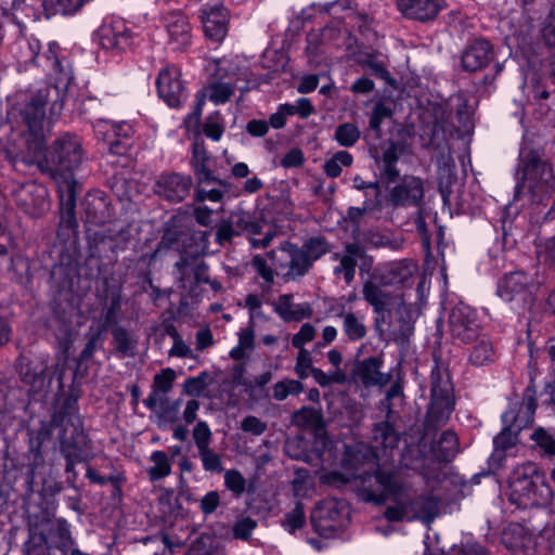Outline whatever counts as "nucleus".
I'll return each mask as SVG.
<instances>
[{
    "mask_svg": "<svg viewBox=\"0 0 555 555\" xmlns=\"http://www.w3.org/2000/svg\"><path fill=\"white\" fill-rule=\"evenodd\" d=\"M537 406V389L533 379H531L524 391L521 406L519 411L516 410L519 415L517 431L532 423Z\"/></svg>",
    "mask_w": 555,
    "mask_h": 555,
    "instance_id": "nucleus-41",
    "label": "nucleus"
},
{
    "mask_svg": "<svg viewBox=\"0 0 555 555\" xmlns=\"http://www.w3.org/2000/svg\"><path fill=\"white\" fill-rule=\"evenodd\" d=\"M212 158L206 151L204 143L194 142L192 146L191 166L198 184L218 183L225 185V182L217 178L211 170Z\"/></svg>",
    "mask_w": 555,
    "mask_h": 555,
    "instance_id": "nucleus-28",
    "label": "nucleus"
},
{
    "mask_svg": "<svg viewBox=\"0 0 555 555\" xmlns=\"http://www.w3.org/2000/svg\"><path fill=\"white\" fill-rule=\"evenodd\" d=\"M392 111L383 103H376L370 117V129L375 132L376 138L382 137V124L386 118H390Z\"/></svg>",
    "mask_w": 555,
    "mask_h": 555,
    "instance_id": "nucleus-59",
    "label": "nucleus"
},
{
    "mask_svg": "<svg viewBox=\"0 0 555 555\" xmlns=\"http://www.w3.org/2000/svg\"><path fill=\"white\" fill-rule=\"evenodd\" d=\"M234 85L229 82H211L205 88L204 98L207 96L216 105L224 104L234 94Z\"/></svg>",
    "mask_w": 555,
    "mask_h": 555,
    "instance_id": "nucleus-48",
    "label": "nucleus"
},
{
    "mask_svg": "<svg viewBox=\"0 0 555 555\" xmlns=\"http://www.w3.org/2000/svg\"><path fill=\"white\" fill-rule=\"evenodd\" d=\"M383 360L378 357H369L359 362L356 375L364 387H384L390 382L391 375L380 372Z\"/></svg>",
    "mask_w": 555,
    "mask_h": 555,
    "instance_id": "nucleus-31",
    "label": "nucleus"
},
{
    "mask_svg": "<svg viewBox=\"0 0 555 555\" xmlns=\"http://www.w3.org/2000/svg\"><path fill=\"white\" fill-rule=\"evenodd\" d=\"M94 40L102 49L119 53L132 44V31L122 20L105 21L95 31Z\"/></svg>",
    "mask_w": 555,
    "mask_h": 555,
    "instance_id": "nucleus-15",
    "label": "nucleus"
},
{
    "mask_svg": "<svg viewBox=\"0 0 555 555\" xmlns=\"http://www.w3.org/2000/svg\"><path fill=\"white\" fill-rule=\"evenodd\" d=\"M495 360V351L493 344L488 338L479 339L472 348L468 357L470 364L475 366H483L493 363Z\"/></svg>",
    "mask_w": 555,
    "mask_h": 555,
    "instance_id": "nucleus-45",
    "label": "nucleus"
},
{
    "mask_svg": "<svg viewBox=\"0 0 555 555\" xmlns=\"http://www.w3.org/2000/svg\"><path fill=\"white\" fill-rule=\"evenodd\" d=\"M267 427L264 422L254 415H248L241 422V429L254 436L262 435Z\"/></svg>",
    "mask_w": 555,
    "mask_h": 555,
    "instance_id": "nucleus-64",
    "label": "nucleus"
},
{
    "mask_svg": "<svg viewBox=\"0 0 555 555\" xmlns=\"http://www.w3.org/2000/svg\"><path fill=\"white\" fill-rule=\"evenodd\" d=\"M224 486L235 498H240L246 490V479L240 470L228 469L224 473Z\"/></svg>",
    "mask_w": 555,
    "mask_h": 555,
    "instance_id": "nucleus-56",
    "label": "nucleus"
},
{
    "mask_svg": "<svg viewBox=\"0 0 555 555\" xmlns=\"http://www.w3.org/2000/svg\"><path fill=\"white\" fill-rule=\"evenodd\" d=\"M494 57L493 47L487 39H476L462 53L461 63L465 72L474 73L488 66Z\"/></svg>",
    "mask_w": 555,
    "mask_h": 555,
    "instance_id": "nucleus-25",
    "label": "nucleus"
},
{
    "mask_svg": "<svg viewBox=\"0 0 555 555\" xmlns=\"http://www.w3.org/2000/svg\"><path fill=\"white\" fill-rule=\"evenodd\" d=\"M360 65L369 68L372 75L382 80H385L386 82L393 80L389 70L387 69L386 64L380 61L374 53L365 54V56L360 61Z\"/></svg>",
    "mask_w": 555,
    "mask_h": 555,
    "instance_id": "nucleus-51",
    "label": "nucleus"
},
{
    "mask_svg": "<svg viewBox=\"0 0 555 555\" xmlns=\"http://www.w3.org/2000/svg\"><path fill=\"white\" fill-rule=\"evenodd\" d=\"M75 426H65L59 436L60 453L65 460V472L73 475V481L77 477L75 466L80 463H89L94 457L93 442L86 434L83 421L76 418Z\"/></svg>",
    "mask_w": 555,
    "mask_h": 555,
    "instance_id": "nucleus-8",
    "label": "nucleus"
},
{
    "mask_svg": "<svg viewBox=\"0 0 555 555\" xmlns=\"http://www.w3.org/2000/svg\"><path fill=\"white\" fill-rule=\"evenodd\" d=\"M365 256V248L359 242L347 243L340 263L334 267V274L343 275L345 282L350 284L354 280L358 261Z\"/></svg>",
    "mask_w": 555,
    "mask_h": 555,
    "instance_id": "nucleus-34",
    "label": "nucleus"
},
{
    "mask_svg": "<svg viewBox=\"0 0 555 555\" xmlns=\"http://www.w3.org/2000/svg\"><path fill=\"white\" fill-rule=\"evenodd\" d=\"M76 418L82 421L78 413L77 399L73 396H68L56 409L52 422L63 428L65 426H75Z\"/></svg>",
    "mask_w": 555,
    "mask_h": 555,
    "instance_id": "nucleus-43",
    "label": "nucleus"
},
{
    "mask_svg": "<svg viewBox=\"0 0 555 555\" xmlns=\"http://www.w3.org/2000/svg\"><path fill=\"white\" fill-rule=\"evenodd\" d=\"M209 374L202 372L195 377H190L184 382V390L188 395L198 397L207 387V378Z\"/></svg>",
    "mask_w": 555,
    "mask_h": 555,
    "instance_id": "nucleus-61",
    "label": "nucleus"
},
{
    "mask_svg": "<svg viewBox=\"0 0 555 555\" xmlns=\"http://www.w3.org/2000/svg\"><path fill=\"white\" fill-rule=\"evenodd\" d=\"M460 451V440L452 429L441 433L438 439L430 443L433 457L439 463H450Z\"/></svg>",
    "mask_w": 555,
    "mask_h": 555,
    "instance_id": "nucleus-36",
    "label": "nucleus"
},
{
    "mask_svg": "<svg viewBox=\"0 0 555 555\" xmlns=\"http://www.w3.org/2000/svg\"><path fill=\"white\" fill-rule=\"evenodd\" d=\"M275 273L285 281H297L310 270V261L305 258L300 247L289 241L282 242L267 253Z\"/></svg>",
    "mask_w": 555,
    "mask_h": 555,
    "instance_id": "nucleus-9",
    "label": "nucleus"
},
{
    "mask_svg": "<svg viewBox=\"0 0 555 555\" xmlns=\"http://www.w3.org/2000/svg\"><path fill=\"white\" fill-rule=\"evenodd\" d=\"M424 181L415 176L402 177L388 192V202L392 207L420 208L424 204Z\"/></svg>",
    "mask_w": 555,
    "mask_h": 555,
    "instance_id": "nucleus-14",
    "label": "nucleus"
},
{
    "mask_svg": "<svg viewBox=\"0 0 555 555\" xmlns=\"http://www.w3.org/2000/svg\"><path fill=\"white\" fill-rule=\"evenodd\" d=\"M192 185L191 176L178 172L162 173L156 180L154 191L163 199L177 204L188 197Z\"/></svg>",
    "mask_w": 555,
    "mask_h": 555,
    "instance_id": "nucleus-19",
    "label": "nucleus"
},
{
    "mask_svg": "<svg viewBox=\"0 0 555 555\" xmlns=\"http://www.w3.org/2000/svg\"><path fill=\"white\" fill-rule=\"evenodd\" d=\"M61 201V216L57 237L63 242L77 238L78 221L75 214L77 189H59Z\"/></svg>",
    "mask_w": 555,
    "mask_h": 555,
    "instance_id": "nucleus-21",
    "label": "nucleus"
},
{
    "mask_svg": "<svg viewBox=\"0 0 555 555\" xmlns=\"http://www.w3.org/2000/svg\"><path fill=\"white\" fill-rule=\"evenodd\" d=\"M532 283V276L524 271L509 272L499 280L496 294L509 302L517 297H525Z\"/></svg>",
    "mask_w": 555,
    "mask_h": 555,
    "instance_id": "nucleus-26",
    "label": "nucleus"
},
{
    "mask_svg": "<svg viewBox=\"0 0 555 555\" xmlns=\"http://www.w3.org/2000/svg\"><path fill=\"white\" fill-rule=\"evenodd\" d=\"M57 103V89L43 83L15 94L14 103L8 109L7 119L10 126L9 144L5 156L11 165L18 170V165H33L42 154L46 135V106L52 101Z\"/></svg>",
    "mask_w": 555,
    "mask_h": 555,
    "instance_id": "nucleus-2",
    "label": "nucleus"
},
{
    "mask_svg": "<svg viewBox=\"0 0 555 555\" xmlns=\"http://www.w3.org/2000/svg\"><path fill=\"white\" fill-rule=\"evenodd\" d=\"M112 336L119 358H131L135 356L138 340L127 328L116 325L112 328Z\"/></svg>",
    "mask_w": 555,
    "mask_h": 555,
    "instance_id": "nucleus-40",
    "label": "nucleus"
},
{
    "mask_svg": "<svg viewBox=\"0 0 555 555\" xmlns=\"http://www.w3.org/2000/svg\"><path fill=\"white\" fill-rule=\"evenodd\" d=\"M449 330L453 338L464 344L475 340L480 332L476 310L462 302L454 306L449 315Z\"/></svg>",
    "mask_w": 555,
    "mask_h": 555,
    "instance_id": "nucleus-12",
    "label": "nucleus"
},
{
    "mask_svg": "<svg viewBox=\"0 0 555 555\" xmlns=\"http://www.w3.org/2000/svg\"><path fill=\"white\" fill-rule=\"evenodd\" d=\"M292 294H282L273 302L274 312L285 322L301 321L313 314L311 305L308 302L294 304Z\"/></svg>",
    "mask_w": 555,
    "mask_h": 555,
    "instance_id": "nucleus-33",
    "label": "nucleus"
},
{
    "mask_svg": "<svg viewBox=\"0 0 555 555\" xmlns=\"http://www.w3.org/2000/svg\"><path fill=\"white\" fill-rule=\"evenodd\" d=\"M151 461L154 466L147 469V474L151 481L160 480L171 474V464L166 452L157 450L151 455Z\"/></svg>",
    "mask_w": 555,
    "mask_h": 555,
    "instance_id": "nucleus-47",
    "label": "nucleus"
},
{
    "mask_svg": "<svg viewBox=\"0 0 555 555\" xmlns=\"http://www.w3.org/2000/svg\"><path fill=\"white\" fill-rule=\"evenodd\" d=\"M205 37L221 43L228 35L230 11L222 3L205 4L199 11Z\"/></svg>",
    "mask_w": 555,
    "mask_h": 555,
    "instance_id": "nucleus-16",
    "label": "nucleus"
},
{
    "mask_svg": "<svg viewBox=\"0 0 555 555\" xmlns=\"http://www.w3.org/2000/svg\"><path fill=\"white\" fill-rule=\"evenodd\" d=\"M451 113L446 106L439 103L429 104L422 114L423 122L426 126V134L430 142L444 137Z\"/></svg>",
    "mask_w": 555,
    "mask_h": 555,
    "instance_id": "nucleus-29",
    "label": "nucleus"
},
{
    "mask_svg": "<svg viewBox=\"0 0 555 555\" xmlns=\"http://www.w3.org/2000/svg\"><path fill=\"white\" fill-rule=\"evenodd\" d=\"M380 208V202L376 201L375 203H372L371 201L366 199L363 203L362 207H349L347 209V215L345 217L346 221H349L352 223L356 230L359 229L361 219L365 214L373 212L375 209Z\"/></svg>",
    "mask_w": 555,
    "mask_h": 555,
    "instance_id": "nucleus-57",
    "label": "nucleus"
},
{
    "mask_svg": "<svg viewBox=\"0 0 555 555\" xmlns=\"http://www.w3.org/2000/svg\"><path fill=\"white\" fill-rule=\"evenodd\" d=\"M358 496L365 503L384 505V517L391 522L429 520L438 509V501L418 492L413 478L402 466L378 464L372 472L352 478Z\"/></svg>",
    "mask_w": 555,
    "mask_h": 555,
    "instance_id": "nucleus-1",
    "label": "nucleus"
},
{
    "mask_svg": "<svg viewBox=\"0 0 555 555\" xmlns=\"http://www.w3.org/2000/svg\"><path fill=\"white\" fill-rule=\"evenodd\" d=\"M293 423L305 429H320L323 426L321 410L311 406H302L293 413Z\"/></svg>",
    "mask_w": 555,
    "mask_h": 555,
    "instance_id": "nucleus-46",
    "label": "nucleus"
},
{
    "mask_svg": "<svg viewBox=\"0 0 555 555\" xmlns=\"http://www.w3.org/2000/svg\"><path fill=\"white\" fill-rule=\"evenodd\" d=\"M251 267L256 271V273L263 280V284L261 285L262 292H269L271 289L272 284L274 283L275 270L273 266H270L268 263L266 257L261 255H255L251 259Z\"/></svg>",
    "mask_w": 555,
    "mask_h": 555,
    "instance_id": "nucleus-49",
    "label": "nucleus"
},
{
    "mask_svg": "<svg viewBox=\"0 0 555 555\" xmlns=\"http://www.w3.org/2000/svg\"><path fill=\"white\" fill-rule=\"evenodd\" d=\"M175 379L176 372L170 367L163 369L159 373L155 374L152 391L144 399V405L151 411H154L158 405H164L167 402V393L171 390Z\"/></svg>",
    "mask_w": 555,
    "mask_h": 555,
    "instance_id": "nucleus-30",
    "label": "nucleus"
},
{
    "mask_svg": "<svg viewBox=\"0 0 555 555\" xmlns=\"http://www.w3.org/2000/svg\"><path fill=\"white\" fill-rule=\"evenodd\" d=\"M334 138L340 146L350 147L360 139V131L354 124L345 122L336 128Z\"/></svg>",
    "mask_w": 555,
    "mask_h": 555,
    "instance_id": "nucleus-52",
    "label": "nucleus"
},
{
    "mask_svg": "<svg viewBox=\"0 0 555 555\" xmlns=\"http://www.w3.org/2000/svg\"><path fill=\"white\" fill-rule=\"evenodd\" d=\"M192 437L196 446L203 469L207 473L223 472L222 457L211 447L212 431L205 421H198L192 429Z\"/></svg>",
    "mask_w": 555,
    "mask_h": 555,
    "instance_id": "nucleus-17",
    "label": "nucleus"
},
{
    "mask_svg": "<svg viewBox=\"0 0 555 555\" xmlns=\"http://www.w3.org/2000/svg\"><path fill=\"white\" fill-rule=\"evenodd\" d=\"M501 418L504 426L493 438V455L499 454L500 456H503L504 452L516 443V434L512 431L513 427L517 430L519 421V415L516 413V406H511L502 414Z\"/></svg>",
    "mask_w": 555,
    "mask_h": 555,
    "instance_id": "nucleus-35",
    "label": "nucleus"
},
{
    "mask_svg": "<svg viewBox=\"0 0 555 555\" xmlns=\"http://www.w3.org/2000/svg\"><path fill=\"white\" fill-rule=\"evenodd\" d=\"M338 317L341 319V330L348 341L357 343L366 336L367 328L363 315L349 311L340 312Z\"/></svg>",
    "mask_w": 555,
    "mask_h": 555,
    "instance_id": "nucleus-39",
    "label": "nucleus"
},
{
    "mask_svg": "<svg viewBox=\"0 0 555 555\" xmlns=\"http://www.w3.org/2000/svg\"><path fill=\"white\" fill-rule=\"evenodd\" d=\"M315 336V328L312 324L310 323H305L301 325L300 330L298 331V333H296L293 338H292V345L294 348L296 349H305L304 346L305 344L313 340Z\"/></svg>",
    "mask_w": 555,
    "mask_h": 555,
    "instance_id": "nucleus-63",
    "label": "nucleus"
},
{
    "mask_svg": "<svg viewBox=\"0 0 555 555\" xmlns=\"http://www.w3.org/2000/svg\"><path fill=\"white\" fill-rule=\"evenodd\" d=\"M398 11L409 21L427 24L447 9V0H396Z\"/></svg>",
    "mask_w": 555,
    "mask_h": 555,
    "instance_id": "nucleus-18",
    "label": "nucleus"
},
{
    "mask_svg": "<svg viewBox=\"0 0 555 555\" xmlns=\"http://www.w3.org/2000/svg\"><path fill=\"white\" fill-rule=\"evenodd\" d=\"M85 157L81 139L66 132L52 142L43 159L38 162V167L41 172L52 177L59 189H78L75 171Z\"/></svg>",
    "mask_w": 555,
    "mask_h": 555,
    "instance_id": "nucleus-3",
    "label": "nucleus"
},
{
    "mask_svg": "<svg viewBox=\"0 0 555 555\" xmlns=\"http://www.w3.org/2000/svg\"><path fill=\"white\" fill-rule=\"evenodd\" d=\"M306 524L305 506L301 502L297 501L295 507L285 514L282 522L284 529L291 533L300 529Z\"/></svg>",
    "mask_w": 555,
    "mask_h": 555,
    "instance_id": "nucleus-55",
    "label": "nucleus"
},
{
    "mask_svg": "<svg viewBox=\"0 0 555 555\" xmlns=\"http://www.w3.org/2000/svg\"><path fill=\"white\" fill-rule=\"evenodd\" d=\"M181 282L184 281L188 269H191L194 275L195 284H205L209 282V267L204 260L188 255L181 256L180 260L176 262Z\"/></svg>",
    "mask_w": 555,
    "mask_h": 555,
    "instance_id": "nucleus-37",
    "label": "nucleus"
},
{
    "mask_svg": "<svg viewBox=\"0 0 555 555\" xmlns=\"http://www.w3.org/2000/svg\"><path fill=\"white\" fill-rule=\"evenodd\" d=\"M16 370L22 383L29 386V391L38 392L42 390L46 383V372L48 370L47 358H30L21 354L16 362Z\"/></svg>",
    "mask_w": 555,
    "mask_h": 555,
    "instance_id": "nucleus-22",
    "label": "nucleus"
},
{
    "mask_svg": "<svg viewBox=\"0 0 555 555\" xmlns=\"http://www.w3.org/2000/svg\"><path fill=\"white\" fill-rule=\"evenodd\" d=\"M83 218L87 223L100 225L113 217L112 204L105 192L93 190L87 193L81 202Z\"/></svg>",
    "mask_w": 555,
    "mask_h": 555,
    "instance_id": "nucleus-23",
    "label": "nucleus"
},
{
    "mask_svg": "<svg viewBox=\"0 0 555 555\" xmlns=\"http://www.w3.org/2000/svg\"><path fill=\"white\" fill-rule=\"evenodd\" d=\"M24 29L25 26L18 24V36L10 46V52L16 61L24 65L43 66L54 75L60 83H70L74 79V70L70 62L60 55L61 47L56 42H50L48 50L40 56V41L34 36H26Z\"/></svg>",
    "mask_w": 555,
    "mask_h": 555,
    "instance_id": "nucleus-4",
    "label": "nucleus"
},
{
    "mask_svg": "<svg viewBox=\"0 0 555 555\" xmlns=\"http://www.w3.org/2000/svg\"><path fill=\"white\" fill-rule=\"evenodd\" d=\"M305 258L310 261V268L313 263L331 251V243L325 236L317 235L307 238L301 246H299Z\"/></svg>",
    "mask_w": 555,
    "mask_h": 555,
    "instance_id": "nucleus-44",
    "label": "nucleus"
},
{
    "mask_svg": "<svg viewBox=\"0 0 555 555\" xmlns=\"http://www.w3.org/2000/svg\"><path fill=\"white\" fill-rule=\"evenodd\" d=\"M16 204L33 218L41 217L49 208L47 190L41 185L25 184L15 193Z\"/></svg>",
    "mask_w": 555,
    "mask_h": 555,
    "instance_id": "nucleus-24",
    "label": "nucleus"
},
{
    "mask_svg": "<svg viewBox=\"0 0 555 555\" xmlns=\"http://www.w3.org/2000/svg\"><path fill=\"white\" fill-rule=\"evenodd\" d=\"M91 0H41L47 17L52 15H74Z\"/></svg>",
    "mask_w": 555,
    "mask_h": 555,
    "instance_id": "nucleus-42",
    "label": "nucleus"
},
{
    "mask_svg": "<svg viewBox=\"0 0 555 555\" xmlns=\"http://www.w3.org/2000/svg\"><path fill=\"white\" fill-rule=\"evenodd\" d=\"M518 175L520 181L516 192L528 190L533 198L542 199L553 191L555 176L552 165L543 157V153L534 149H524L519 156Z\"/></svg>",
    "mask_w": 555,
    "mask_h": 555,
    "instance_id": "nucleus-6",
    "label": "nucleus"
},
{
    "mask_svg": "<svg viewBox=\"0 0 555 555\" xmlns=\"http://www.w3.org/2000/svg\"><path fill=\"white\" fill-rule=\"evenodd\" d=\"M415 270V267L406 261L390 263L379 274L374 275L388 286H395L406 282Z\"/></svg>",
    "mask_w": 555,
    "mask_h": 555,
    "instance_id": "nucleus-38",
    "label": "nucleus"
},
{
    "mask_svg": "<svg viewBox=\"0 0 555 555\" xmlns=\"http://www.w3.org/2000/svg\"><path fill=\"white\" fill-rule=\"evenodd\" d=\"M531 439L543 452L544 456L552 457L555 455V438L544 428L540 427L535 429Z\"/></svg>",
    "mask_w": 555,
    "mask_h": 555,
    "instance_id": "nucleus-58",
    "label": "nucleus"
},
{
    "mask_svg": "<svg viewBox=\"0 0 555 555\" xmlns=\"http://www.w3.org/2000/svg\"><path fill=\"white\" fill-rule=\"evenodd\" d=\"M41 0H0V7L4 12H20L25 16H35L36 8Z\"/></svg>",
    "mask_w": 555,
    "mask_h": 555,
    "instance_id": "nucleus-54",
    "label": "nucleus"
},
{
    "mask_svg": "<svg viewBox=\"0 0 555 555\" xmlns=\"http://www.w3.org/2000/svg\"><path fill=\"white\" fill-rule=\"evenodd\" d=\"M304 390L300 380L284 378L273 386L272 397L278 401L285 400L289 395L297 396Z\"/></svg>",
    "mask_w": 555,
    "mask_h": 555,
    "instance_id": "nucleus-50",
    "label": "nucleus"
},
{
    "mask_svg": "<svg viewBox=\"0 0 555 555\" xmlns=\"http://www.w3.org/2000/svg\"><path fill=\"white\" fill-rule=\"evenodd\" d=\"M257 527V521L250 517L240 518L233 526L232 532L235 539L247 541Z\"/></svg>",
    "mask_w": 555,
    "mask_h": 555,
    "instance_id": "nucleus-60",
    "label": "nucleus"
},
{
    "mask_svg": "<svg viewBox=\"0 0 555 555\" xmlns=\"http://www.w3.org/2000/svg\"><path fill=\"white\" fill-rule=\"evenodd\" d=\"M156 88L159 98L173 108L180 107L189 98L188 89L181 80V73L176 66H167L159 72Z\"/></svg>",
    "mask_w": 555,
    "mask_h": 555,
    "instance_id": "nucleus-13",
    "label": "nucleus"
},
{
    "mask_svg": "<svg viewBox=\"0 0 555 555\" xmlns=\"http://www.w3.org/2000/svg\"><path fill=\"white\" fill-rule=\"evenodd\" d=\"M215 232V242L224 247L227 245H231L235 237L241 236L240 230L236 227L234 214L232 212L228 219H221L212 229ZM199 240L202 243V248L199 254H206L207 247L209 244V236L211 234L210 231L199 232Z\"/></svg>",
    "mask_w": 555,
    "mask_h": 555,
    "instance_id": "nucleus-32",
    "label": "nucleus"
},
{
    "mask_svg": "<svg viewBox=\"0 0 555 555\" xmlns=\"http://www.w3.org/2000/svg\"><path fill=\"white\" fill-rule=\"evenodd\" d=\"M311 522L317 533L324 538H331L345 528L347 515L337 501L330 500L313 511Z\"/></svg>",
    "mask_w": 555,
    "mask_h": 555,
    "instance_id": "nucleus-10",
    "label": "nucleus"
},
{
    "mask_svg": "<svg viewBox=\"0 0 555 555\" xmlns=\"http://www.w3.org/2000/svg\"><path fill=\"white\" fill-rule=\"evenodd\" d=\"M430 402L427 408L425 431H437L444 426L455 409L454 386L449 370L437 359L429 375Z\"/></svg>",
    "mask_w": 555,
    "mask_h": 555,
    "instance_id": "nucleus-5",
    "label": "nucleus"
},
{
    "mask_svg": "<svg viewBox=\"0 0 555 555\" xmlns=\"http://www.w3.org/2000/svg\"><path fill=\"white\" fill-rule=\"evenodd\" d=\"M312 358L308 350H299L296 359L295 373L300 379H305L311 373Z\"/></svg>",
    "mask_w": 555,
    "mask_h": 555,
    "instance_id": "nucleus-62",
    "label": "nucleus"
},
{
    "mask_svg": "<svg viewBox=\"0 0 555 555\" xmlns=\"http://www.w3.org/2000/svg\"><path fill=\"white\" fill-rule=\"evenodd\" d=\"M233 214L241 235L244 232L251 235H257L262 232V223L249 212L241 210Z\"/></svg>",
    "mask_w": 555,
    "mask_h": 555,
    "instance_id": "nucleus-53",
    "label": "nucleus"
},
{
    "mask_svg": "<svg viewBox=\"0 0 555 555\" xmlns=\"http://www.w3.org/2000/svg\"><path fill=\"white\" fill-rule=\"evenodd\" d=\"M389 287L374 275L363 284V299L372 306L374 312L400 311L404 307L402 296Z\"/></svg>",
    "mask_w": 555,
    "mask_h": 555,
    "instance_id": "nucleus-11",
    "label": "nucleus"
},
{
    "mask_svg": "<svg viewBox=\"0 0 555 555\" xmlns=\"http://www.w3.org/2000/svg\"><path fill=\"white\" fill-rule=\"evenodd\" d=\"M167 44L172 51H185L192 43V26L181 11H172L164 16Z\"/></svg>",
    "mask_w": 555,
    "mask_h": 555,
    "instance_id": "nucleus-20",
    "label": "nucleus"
},
{
    "mask_svg": "<svg viewBox=\"0 0 555 555\" xmlns=\"http://www.w3.org/2000/svg\"><path fill=\"white\" fill-rule=\"evenodd\" d=\"M399 441L400 435L391 423L382 421L374 424L371 442L376 453L380 452L383 456L390 457Z\"/></svg>",
    "mask_w": 555,
    "mask_h": 555,
    "instance_id": "nucleus-27",
    "label": "nucleus"
},
{
    "mask_svg": "<svg viewBox=\"0 0 555 555\" xmlns=\"http://www.w3.org/2000/svg\"><path fill=\"white\" fill-rule=\"evenodd\" d=\"M512 501L519 507L546 506L552 502L553 491L545 475L534 464L524 466L512 481Z\"/></svg>",
    "mask_w": 555,
    "mask_h": 555,
    "instance_id": "nucleus-7",
    "label": "nucleus"
}]
</instances>
